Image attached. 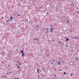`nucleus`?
<instances>
[{
  "label": "nucleus",
  "mask_w": 79,
  "mask_h": 79,
  "mask_svg": "<svg viewBox=\"0 0 79 79\" xmlns=\"http://www.w3.org/2000/svg\"><path fill=\"white\" fill-rule=\"evenodd\" d=\"M24 54H25V53H24V52L22 53V55L21 56L22 57H23V56H24Z\"/></svg>",
  "instance_id": "obj_1"
},
{
  "label": "nucleus",
  "mask_w": 79,
  "mask_h": 79,
  "mask_svg": "<svg viewBox=\"0 0 79 79\" xmlns=\"http://www.w3.org/2000/svg\"><path fill=\"white\" fill-rule=\"evenodd\" d=\"M37 73H38V74H39V69L37 68Z\"/></svg>",
  "instance_id": "obj_2"
},
{
  "label": "nucleus",
  "mask_w": 79,
  "mask_h": 79,
  "mask_svg": "<svg viewBox=\"0 0 79 79\" xmlns=\"http://www.w3.org/2000/svg\"><path fill=\"white\" fill-rule=\"evenodd\" d=\"M49 26H50V28H52V25H51V24H50L49 25Z\"/></svg>",
  "instance_id": "obj_3"
},
{
  "label": "nucleus",
  "mask_w": 79,
  "mask_h": 79,
  "mask_svg": "<svg viewBox=\"0 0 79 79\" xmlns=\"http://www.w3.org/2000/svg\"><path fill=\"white\" fill-rule=\"evenodd\" d=\"M19 68H20V66H18L17 68V69H19Z\"/></svg>",
  "instance_id": "obj_4"
},
{
  "label": "nucleus",
  "mask_w": 79,
  "mask_h": 79,
  "mask_svg": "<svg viewBox=\"0 0 79 79\" xmlns=\"http://www.w3.org/2000/svg\"><path fill=\"white\" fill-rule=\"evenodd\" d=\"M10 19L11 20H12V19H13V17H10Z\"/></svg>",
  "instance_id": "obj_5"
},
{
  "label": "nucleus",
  "mask_w": 79,
  "mask_h": 79,
  "mask_svg": "<svg viewBox=\"0 0 79 79\" xmlns=\"http://www.w3.org/2000/svg\"><path fill=\"white\" fill-rule=\"evenodd\" d=\"M53 29L54 28H51V32H53Z\"/></svg>",
  "instance_id": "obj_6"
},
{
  "label": "nucleus",
  "mask_w": 79,
  "mask_h": 79,
  "mask_svg": "<svg viewBox=\"0 0 79 79\" xmlns=\"http://www.w3.org/2000/svg\"><path fill=\"white\" fill-rule=\"evenodd\" d=\"M60 61H59V62H58V64L59 65H60Z\"/></svg>",
  "instance_id": "obj_7"
},
{
  "label": "nucleus",
  "mask_w": 79,
  "mask_h": 79,
  "mask_svg": "<svg viewBox=\"0 0 79 79\" xmlns=\"http://www.w3.org/2000/svg\"><path fill=\"white\" fill-rule=\"evenodd\" d=\"M66 41H68V40H69L68 38L66 39Z\"/></svg>",
  "instance_id": "obj_8"
},
{
  "label": "nucleus",
  "mask_w": 79,
  "mask_h": 79,
  "mask_svg": "<svg viewBox=\"0 0 79 79\" xmlns=\"http://www.w3.org/2000/svg\"><path fill=\"white\" fill-rule=\"evenodd\" d=\"M70 76H71V77L73 76V73L71 74H70Z\"/></svg>",
  "instance_id": "obj_9"
},
{
  "label": "nucleus",
  "mask_w": 79,
  "mask_h": 79,
  "mask_svg": "<svg viewBox=\"0 0 79 79\" xmlns=\"http://www.w3.org/2000/svg\"><path fill=\"white\" fill-rule=\"evenodd\" d=\"M23 50H22V51H20V53H23Z\"/></svg>",
  "instance_id": "obj_10"
},
{
  "label": "nucleus",
  "mask_w": 79,
  "mask_h": 79,
  "mask_svg": "<svg viewBox=\"0 0 79 79\" xmlns=\"http://www.w3.org/2000/svg\"><path fill=\"white\" fill-rule=\"evenodd\" d=\"M18 65H19V66H21V63H19L18 64Z\"/></svg>",
  "instance_id": "obj_11"
},
{
  "label": "nucleus",
  "mask_w": 79,
  "mask_h": 79,
  "mask_svg": "<svg viewBox=\"0 0 79 79\" xmlns=\"http://www.w3.org/2000/svg\"><path fill=\"white\" fill-rule=\"evenodd\" d=\"M76 58V60H77V61H78L79 59H77V57Z\"/></svg>",
  "instance_id": "obj_12"
},
{
  "label": "nucleus",
  "mask_w": 79,
  "mask_h": 79,
  "mask_svg": "<svg viewBox=\"0 0 79 79\" xmlns=\"http://www.w3.org/2000/svg\"><path fill=\"white\" fill-rule=\"evenodd\" d=\"M67 23H69V20H68L66 21Z\"/></svg>",
  "instance_id": "obj_13"
},
{
  "label": "nucleus",
  "mask_w": 79,
  "mask_h": 79,
  "mask_svg": "<svg viewBox=\"0 0 79 79\" xmlns=\"http://www.w3.org/2000/svg\"><path fill=\"white\" fill-rule=\"evenodd\" d=\"M72 5H73V6H74V3H73V1H72Z\"/></svg>",
  "instance_id": "obj_14"
},
{
  "label": "nucleus",
  "mask_w": 79,
  "mask_h": 79,
  "mask_svg": "<svg viewBox=\"0 0 79 79\" xmlns=\"http://www.w3.org/2000/svg\"><path fill=\"white\" fill-rule=\"evenodd\" d=\"M61 42H59L58 43V44H61Z\"/></svg>",
  "instance_id": "obj_15"
},
{
  "label": "nucleus",
  "mask_w": 79,
  "mask_h": 79,
  "mask_svg": "<svg viewBox=\"0 0 79 79\" xmlns=\"http://www.w3.org/2000/svg\"><path fill=\"white\" fill-rule=\"evenodd\" d=\"M64 74H66V72H64Z\"/></svg>",
  "instance_id": "obj_16"
},
{
  "label": "nucleus",
  "mask_w": 79,
  "mask_h": 79,
  "mask_svg": "<svg viewBox=\"0 0 79 79\" xmlns=\"http://www.w3.org/2000/svg\"><path fill=\"white\" fill-rule=\"evenodd\" d=\"M36 40H37V41H39V40H38V39H36Z\"/></svg>",
  "instance_id": "obj_17"
},
{
  "label": "nucleus",
  "mask_w": 79,
  "mask_h": 79,
  "mask_svg": "<svg viewBox=\"0 0 79 79\" xmlns=\"http://www.w3.org/2000/svg\"><path fill=\"white\" fill-rule=\"evenodd\" d=\"M53 63H54L55 62H52V63H51V64H53Z\"/></svg>",
  "instance_id": "obj_18"
},
{
  "label": "nucleus",
  "mask_w": 79,
  "mask_h": 79,
  "mask_svg": "<svg viewBox=\"0 0 79 79\" xmlns=\"http://www.w3.org/2000/svg\"><path fill=\"white\" fill-rule=\"evenodd\" d=\"M46 14H47V15L48 14H50V13H49L48 12H47Z\"/></svg>",
  "instance_id": "obj_19"
},
{
  "label": "nucleus",
  "mask_w": 79,
  "mask_h": 79,
  "mask_svg": "<svg viewBox=\"0 0 79 79\" xmlns=\"http://www.w3.org/2000/svg\"><path fill=\"white\" fill-rule=\"evenodd\" d=\"M6 74H9V73H6Z\"/></svg>",
  "instance_id": "obj_20"
},
{
  "label": "nucleus",
  "mask_w": 79,
  "mask_h": 79,
  "mask_svg": "<svg viewBox=\"0 0 79 79\" xmlns=\"http://www.w3.org/2000/svg\"><path fill=\"white\" fill-rule=\"evenodd\" d=\"M71 6H73V4H72V3H71Z\"/></svg>",
  "instance_id": "obj_21"
},
{
  "label": "nucleus",
  "mask_w": 79,
  "mask_h": 79,
  "mask_svg": "<svg viewBox=\"0 0 79 79\" xmlns=\"http://www.w3.org/2000/svg\"><path fill=\"white\" fill-rule=\"evenodd\" d=\"M11 73V72H10L9 73V74H10V73Z\"/></svg>",
  "instance_id": "obj_22"
},
{
  "label": "nucleus",
  "mask_w": 79,
  "mask_h": 79,
  "mask_svg": "<svg viewBox=\"0 0 79 79\" xmlns=\"http://www.w3.org/2000/svg\"><path fill=\"white\" fill-rule=\"evenodd\" d=\"M75 39H76V38L78 39L77 37H75Z\"/></svg>",
  "instance_id": "obj_23"
},
{
  "label": "nucleus",
  "mask_w": 79,
  "mask_h": 79,
  "mask_svg": "<svg viewBox=\"0 0 79 79\" xmlns=\"http://www.w3.org/2000/svg\"><path fill=\"white\" fill-rule=\"evenodd\" d=\"M36 40V39H34V40L35 41Z\"/></svg>",
  "instance_id": "obj_24"
},
{
  "label": "nucleus",
  "mask_w": 79,
  "mask_h": 79,
  "mask_svg": "<svg viewBox=\"0 0 79 79\" xmlns=\"http://www.w3.org/2000/svg\"><path fill=\"white\" fill-rule=\"evenodd\" d=\"M48 29H49V28H48V29H46V30H47L48 31Z\"/></svg>",
  "instance_id": "obj_25"
},
{
  "label": "nucleus",
  "mask_w": 79,
  "mask_h": 79,
  "mask_svg": "<svg viewBox=\"0 0 79 79\" xmlns=\"http://www.w3.org/2000/svg\"><path fill=\"white\" fill-rule=\"evenodd\" d=\"M56 77V74H55V77Z\"/></svg>",
  "instance_id": "obj_26"
},
{
  "label": "nucleus",
  "mask_w": 79,
  "mask_h": 79,
  "mask_svg": "<svg viewBox=\"0 0 79 79\" xmlns=\"http://www.w3.org/2000/svg\"><path fill=\"white\" fill-rule=\"evenodd\" d=\"M20 16V15H18V16Z\"/></svg>",
  "instance_id": "obj_27"
},
{
  "label": "nucleus",
  "mask_w": 79,
  "mask_h": 79,
  "mask_svg": "<svg viewBox=\"0 0 79 79\" xmlns=\"http://www.w3.org/2000/svg\"><path fill=\"white\" fill-rule=\"evenodd\" d=\"M18 5H19V6H20V4H18Z\"/></svg>",
  "instance_id": "obj_28"
},
{
  "label": "nucleus",
  "mask_w": 79,
  "mask_h": 79,
  "mask_svg": "<svg viewBox=\"0 0 79 79\" xmlns=\"http://www.w3.org/2000/svg\"><path fill=\"white\" fill-rule=\"evenodd\" d=\"M54 41H55V40H54L53 39V40H52V41H53V42H54Z\"/></svg>",
  "instance_id": "obj_29"
},
{
  "label": "nucleus",
  "mask_w": 79,
  "mask_h": 79,
  "mask_svg": "<svg viewBox=\"0 0 79 79\" xmlns=\"http://www.w3.org/2000/svg\"><path fill=\"white\" fill-rule=\"evenodd\" d=\"M52 20H53V21H54V19H52Z\"/></svg>",
  "instance_id": "obj_30"
},
{
  "label": "nucleus",
  "mask_w": 79,
  "mask_h": 79,
  "mask_svg": "<svg viewBox=\"0 0 79 79\" xmlns=\"http://www.w3.org/2000/svg\"><path fill=\"white\" fill-rule=\"evenodd\" d=\"M60 71H62V70H61V69L60 70Z\"/></svg>",
  "instance_id": "obj_31"
},
{
  "label": "nucleus",
  "mask_w": 79,
  "mask_h": 79,
  "mask_svg": "<svg viewBox=\"0 0 79 79\" xmlns=\"http://www.w3.org/2000/svg\"><path fill=\"white\" fill-rule=\"evenodd\" d=\"M31 23V22L30 21H29V24H30Z\"/></svg>",
  "instance_id": "obj_32"
},
{
  "label": "nucleus",
  "mask_w": 79,
  "mask_h": 79,
  "mask_svg": "<svg viewBox=\"0 0 79 79\" xmlns=\"http://www.w3.org/2000/svg\"><path fill=\"white\" fill-rule=\"evenodd\" d=\"M7 22H9V20H7Z\"/></svg>",
  "instance_id": "obj_33"
},
{
  "label": "nucleus",
  "mask_w": 79,
  "mask_h": 79,
  "mask_svg": "<svg viewBox=\"0 0 79 79\" xmlns=\"http://www.w3.org/2000/svg\"><path fill=\"white\" fill-rule=\"evenodd\" d=\"M13 18L14 19H15V17H13Z\"/></svg>",
  "instance_id": "obj_34"
},
{
  "label": "nucleus",
  "mask_w": 79,
  "mask_h": 79,
  "mask_svg": "<svg viewBox=\"0 0 79 79\" xmlns=\"http://www.w3.org/2000/svg\"><path fill=\"white\" fill-rule=\"evenodd\" d=\"M66 47H68V45H66Z\"/></svg>",
  "instance_id": "obj_35"
},
{
  "label": "nucleus",
  "mask_w": 79,
  "mask_h": 79,
  "mask_svg": "<svg viewBox=\"0 0 79 79\" xmlns=\"http://www.w3.org/2000/svg\"><path fill=\"white\" fill-rule=\"evenodd\" d=\"M53 61H55V60H54V59H53Z\"/></svg>",
  "instance_id": "obj_36"
},
{
  "label": "nucleus",
  "mask_w": 79,
  "mask_h": 79,
  "mask_svg": "<svg viewBox=\"0 0 79 79\" xmlns=\"http://www.w3.org/2000/svg\"><path fill=\"white\" fill-rule=\"evenodd\" d=\"M47 32H49V31H47Z\"/></svg>",
  "instance_id": "obj_37"
},
{
  "label": "nucleus",
  "mask_w": 79,
  "mask_h": 79,
  "mask_svg": "<svg viewBox=\"0 0 79 79\" xmlns=\"http://www.w3.org/2000/svg\"><path fill=\"white\" fill-rule=\"evenodd\" d=\"M52 76V74H50V76Z\"/></svg>",
  "instance_id": "obj_38"
},
{
  "label": "nucleus",
  "mask_w": 79,
  "mask_h": 79,
  "mask_svg": "<svg viewBox=\"0 0 79 79\" xmlns=\"http://www.w3.org/2000/svg\"><path fill=\"white\" fill-rule=\"evenodd\" d=\"M41 6H42V8H43V6L42 5Z\"/></svg>",
  "instance_id": "obj_39"
},
{
  "label": "nucleus",
  "mask_w": 79,
  "mask_h": 79,
  "mask_svg": "<svg viewBox=\"0 0 79 79\" xmlns=\"http://www.w3.org/2000/svg\"><path fill=\"white\" fill-rule=\"evenodd\" d=\"M16 66H17V67H18V66H19V65H18V64H17V65H16Z\"/></svg>",
  "instance_id": "obj_40"
},
{
  "label": "nucleus",
  "mask_w": 79,
  "mask_h": 79,
  "mask_svg": "<svg viewBox=\"0 0 79 79\" xmlns=\"http://www.w3.org/2000/svg\"><path fill=\"white\" fill-rule=\"evenodd\" d=\"M56 69H54V70H56Z\"/></svg>",
  "instance_id": "obj_41"
},
{
  "label": "nucleus",
  "mask_w": 79,
  "mask_h": 79,
  "mask_svg": "<svg viewBox=\"0 0 79 79\" xmlns=\"http://www.w3.org/2000/svg\"><path fill=\"white\" fill-rule=\"evenodd\" d=\"M48 1H51V0H48Z\"/></svg>",
  "instance_id": "obj_42"
},
{
  "label": "nucleus",
  "mask_w": 79,
  "mask_h": 79,
  "mask_svg": "<svg viewBox=\"0 0 79 79\" xmlns=\"http://www.w3.org/2000/svg\"><path fill=\"white\" fill-rule=\"evenodd\" d=\"M2 19H3V17H2Z\"/></svg>",
  "instance_id": "obj_43"
},
{
  "label": "nucleus",
  "mask_w": 79,
  "mask_h": 79,
  "mask_svg": "<svg viewBox=\"0 0 79 79\" xmlns=\"http://www.w3.org/2000/svg\"><path fill=\"white\" fill-rule=\"evenodd\" d=\"M18 50V49H16V51H17Z\"/></svg>",
  "instance_id": "obj_44"
},
{
  "label": "nucleus",
  "mask_w": 79,
  "mask_h": 79,
  "mask_svg": "<svg viewBox=\"0 0 79 79\" xmlns=\"http://www.w3.org/2000/svg\"><path fill=\"white\" fill-rule=\"evenodd\" d=\"M17 79H19V77H18Z\"/></svg>",
  "instance_id": "obj_45"
},
{
  "label": "nucleus",
  "mask_w": 79,
  "mask_h": 79,
  "mask_svg": "<svg viewBox=\"0 0 79 79\" xmlns=\"http://www.w3.org/2000/svg\"><path fill=\"white\" fill-rule=\"evenodd\" d=\"M56 11H57V10H56Z\"/></svg>",
  "instance_id": "obj_46"
},
{
  "label": "nucleus",
  "mask_w": 79,
  "mask_h": 79,
  "mask_svg": "<svg viewBox=\"0 0 79 79\" xmlns=\"http://www.w3.org/2000/svg\"><path fill=\"white\" fill-rule=\"evenodd\" d=\"M36 27H37V26L36 25Z\"/></svg>",
  "instance_id": "obj_47"
},
{
  "label": "nucleus",
  "mask_w": 79,
  "mask_h": 79,
  "mask_svg": "<svg viewBox=\"0 0 79 79\" xmlns=\"http://www.w3.org/2000/svg\"><path fill=\"white\" fill-rule=\"evenodd\" d=\"M9 20H10V19H8V20L9 21Z\"/></svg>",
  "instance_id": "obj_48"
},
{
  "label": "nucleus",
  "mask_w": 79,
  "mask_h": 79,
  "mask_svg": "<svg viewBox=\"0 0 79 79\" xmlns=\"http://www.w3.org/2000/svg\"><path fill=\"white\" fill-rule=\"evenodd\" d=\"M22 22H23V20H22Z\"/></svg>",
  "instance_id": "obj_49"
},
{
  "label": "nucleus",
  "mask_w": 79,
  "mask_h": 79,
  "mask_svg": "<svg viewBox=\"0 0 79 79\" xmlns=\"http://www.w3.org/2000/svg\"><path fill=\"white\" fill-rule=\"evenodd\" d=\"M35 5H36V4H35Z\"/></svg>",
  "instance_id": "obj_50"
},
{
  "label": "nucleus",
  "mask_w": 79,
  "mask_h": 79,
  "mask_svg": "<svg viewBox=\"0 0 79 79\" xmlns=\"http://www.w3.org/2000/svg\"><path fill=\"white\" fill-rule=\"evenodd\" d=\"M14 79H17L16 78H14Z\"/></svg>",
  "instance_id": "obj_51"
},
{
  "label": "nucleus",
  "mask_w": 79,
  "mask_h": 79,
  "mask_svg": "<svg viewBox=\"0 0 79 79\" xmlns=\"http://www.w3.org/2000/svg\"><path fill=\"white\" fill-rule=\"evenodd\" d=\"M16 74H18V73H16Z\"/></svg>",
  "instance_id": "obj_52"
},
{
  "label": "nucleus",
  "mask_w": 79,
  "mask_h": 79,
  "mask_svg": "<svg viewBox=\"0 0 79 79\" xmlns=\"http://www.w3.org/2000/svg\"><path fill=\"white\" fill-rule=\"evenodd\" d=\"M44 17H45V15H44Z\"/></svg>",
  "instance_id": "obj_53"
},
{
  "label": "nucleus",
  "mask_w": 79,
  "mask_h": 79,
  "mask_svg": "<svg viewBox=\"0 0 79 79\" xmlns=\"http://www.w3.org/2000/svg\"><path fill=\"white\" fill-rule=\"evenodd\" d=\"M62 63H64V62H62Z\"/></svg>",
  "instance_id": "obj_54"
},
{
  "label": "nucleus",
  "mask_w": 79,
  "mask_h": 79,
  "mask_svg": "<svg viewBox=\"0 0 79 79\" xmlns=\"http://www.w3.org/2000/svg\"><path fill=\"white\" fill-rule=\"evenodd\" d=\"M40 9L42 8V7H40Z\"/></svg>",
  "instance_id": "obj_55"
},
{
  "label": "nucleus",
  "mask_w": 79,
  "mask_h": 79,
  "mask_svg": "<svg viewBox=\"0 0 79 79\" xmlns=\"http://www.w3.org/2000/svg\"><path fill=\"white\" fill-rule=\"evenodd\" d=\"M9 58H10V56H9Z\"/></svg>",
  "instance_id": "obj_56"
},
{
  "label": "nucleus",
  "mask_w": 79,
  "mask_h": 79,
  "mask_svg": "<svg viewBox=\"0 0 79 79\" xmlns=\"http://www.w3.org/2000/svg\"><path fill=\"white\" fill-rule=\"evenodd\" d=\"M77 9H78V7L77 8Z\"/></svg>",
  "instance_id": "obj_57"
},
{
  "label": "nucleus",
  "mask_w": 79,
  "mask_h": 79,
  "mask_svg": "<svg viewBox=\"0 0 79 79\" xmlns=\"http://www.w3.org/2000/svg\"><path fill=\"white\" fill-rule=\"evenodd\" d=\"M21 2H22V1H23V0H21Z\"/></svg>",
  "instance_id": "obj_58"
},
{
  "label": "nucleus",
  "mask_w": 79,
  "mask_h": 79,
  "mask_svg": "<svg viewBox=\"0 0 79 79\" xmlns=\"http://www.w3.org/2000/svg\"><path fill=\"white\" fill-rule=\"evenodd\" d=\"M10 22L11 21V20H10Z\"/></svg>",
  "instance_id": "obj_59"
},
{
  "label": "nucleus",
  "mask_w": 79,
  "mask_h": 79,
  "mask_svg": "<svg viewBox=\"0 0 79 79\" xmlns=\"http://www.w3.org/2000/svg\"><path fill=\"white\" fill-rule=\"evenodd\" d=\"M75 13H74V15H75Z\"/></svg>",
  "instance_id": "obj_60"
},
{
  "label": "nucleus",
  "mask_w": 79,
  "mask_h": 79,
  "mask_svg": "<svg viewBox=\"0 0 79 79\" xmlns=\"http://www.w3.org/2000/svg\"><path fill=\"white\" fill-rule=\"evenodd\" d=\"M27 21H28V20H27Z\"/></svg>",
  "instance_id": "obj_61"
},
{
  "label": "nucleus",
  "mask_w": 79,
  "mask_h": 79,
  "mask_svg": "<svg viewBox=\"0 0 79 79\" xmlns=\"http://www.w3.org/2000/svg\"><path fill=\"white\" fill-rule=\"evenodd\" d=\"M48 55H50V54H48Z\"/></svg>",
  "instance_id": "obj_62"
},
{
  "label": "nucleus",
  "mask_w": 79,
  "mask_h": 79,
  "mask_svg": "<svg viewBox=\"0 0 79 79\" xmlns=\"http://www.w3.org/2000/svg\"><path fill=\"white\" fill-rule=\"evenodd\" d=\"M78 6H79V5H78Z\"/></svg>",
  "instance_id": "obj_63"
},
{
  "label": "nucleus",
  "mask_w": 79,
  "mask_h": 79,
  "mask_svg": "<svg viewBox=\"0 0 79 79\" xmlns=\"http://www.w3.org/2000/svg\"><path fill=\"white\" fill-rule=\"evenodd\" d=\"M60 6H61V5H60Z\"/></svg>",
  "instance_id": "obj_64"
}]
</instances>
